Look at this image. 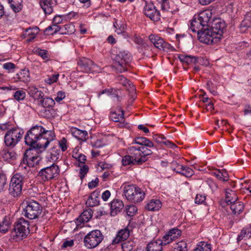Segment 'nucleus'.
Masks as SVG:
<instances>
[{
  "instance_id": "22",
  "label": "nucleus",
  "mask_w": 251,
  "mask_h": 251,
  "mask_svg": "<svg viewBox=\"0 0 251 251\" xmlns=\"http://www.w3.org/2000/svg\"><path fill=\"white\" fill-rule=\"evenodd\" d=\"M205 27V26H203V24L200 22L198 18L197 19L195 18L191 22L190 29L192 32H197L198 34V32L201 31Z\"/></svg>"
},
{
  "instance_id": "33",
  "label": "nucleus",
  "mask_w": 251,
  "mask_h": 251,
  "mask_svg": "<svg viewBox=\"0 0 251 251\" xmlns=\"http://www.w3.org/2000/svg\"><path fill=\"white\" fill-rule=\"evenodd\" d=\"M72 133L74 137L82 141L86 140L87 136V132L86 131L81 130L76 128L73 129Z\"/></svg>"
},
{
  "instance_id": "24",
  "label": "nucleus",
  "mask_w": 251,
  "mask_h": 251,
  "mask_svg": "<svg viewBox=\"0 0 251 251\" xmlns=\"http://www.w3.org/2000/svg\"><path fill=\"white\" fill-rule=\"evenodd\" d=\"M40 6L45 14H50L53 11V4L51 0H40Z\"/></svg>"
},
{
  "instance_id": "26",
  "label": "nucleus",
  "mask_w": 251,
  "mask_h": 251,
  "mask_svg": "<svg viewBox=\"0 0 251 251\" xmlns=\"http://www.w3.org/2000/svg\"><path fill=\"white\" fill-rule=\"evenodd\" d=\"M251 27V13H248L240 24L241 32H245L247 28Z\"/></svg>"
},
{
  "instance_id": "29",
  "label": "nucleus",
  "mask_w": 251,
  "mask_h": 251,
  "mask_svg": "<svg viewBox=\"0 0 251 251\" xmlns=\"http://www.w3.org/2000/svg\"><path fill=\"white\" fill-rule=\"evenodd\" d=\"M135 143L142 145V146H146L149 148H152V149H155L154 145L152 142L144 137H137L135 139Z\"/></svg>"
},
{
  "instance_id": "34",
  "label": "nucleus",
  "mask_w": 251,
  "mask_h": 251,
  "mask_svg": "<svg viewBox=\"0 0 251 251\" xmlns=\"http://www.w3.org/2000/svg\"><path fill=\"white\" fill-rule=\"evenodd\" d=\"M38 104L44 108H50L52 107L55 104V101L52 98L49 97L44 98L43 97V99L40 100Z\"/></svg>"
},
{
  "instance_id": "3",
  "label": "nucleus",
  "mask_w": 251,
  "mask_h": 251,
  "mask_svg": "<svg viewBox=\"0 0 251 251\" xmlns=\"http://www.w3.org/2000/svg\"><path fill=\"white\" fill-rule=\"evenodd\" d=\"M124 193L126 199L134 203L142 201L145 196L144 191L133 185H126L124 187Z\"/></svg>"
},
{
  "instance_id": "14",
  "label": "nucleus",
  "mask_w": 251,
  "mask_h": 251,
  "mask_svg": "<svg viewBox=\"0 0 251 251\" xmlns=\"http://www.w3.org/2000/svg\"><path fill=\"white\" fill-rule=\"evenodd\" d=\"M149 39L156 48L160 50L167 51L171 47L169 44L165 42L162 38L158 36L151 34L149 36Z\"/></svg>"
},
{
  "instance_id": "59",
  "label": "nucleus",
  "mask_w": 251,
  "mask_h": 251,
  "mask_svg": "<svg viewBox=\"0 0 251 251\" xmlns=\"http://www.w3.org/2000/svg\"><path fill=\"white\" fill-rule=\"evenodd\" d=\"M3 68L4 69L10 70L15 68V65L12 63H6L3 65Z\"/></svg>"
},
{
  "instance_id": "62",
  "label": "nucleus",
  "mask_w": 251,
  "mask_h": 251,
  "mask_svg": "<svg viewBox=\"0 0 251 251\" xmlns=\"http://www.w3.org/2000/svg\"><path fill=\"white\" fill-rule=\"evenodd\" d=\"M208 185L212 191L216 190L218 188V185H217V184H216L212 180H210L208 181Z\"/></svg>"
},
{
  "instance_id": "37",
  "label": "nucleus",
  "mask_w": 251,
  "mask_h": 251,
  "mask_svg": "<svg viewBox=\"0 0 251 251\" xmlns=\"http://www.w3.org/2000/svg\"><path fill=\"white\" fill-rule=\"evenodd\" d=\"M17 78L19 81L24 82H27L30 80L29 71L27 69H23L20 73L17 74Z\"/></svg>"
},
{
  "instance_id": "52",
  "label": "nucleus",
  "mask_w": 251,
  "mask_h": 251,
  "mask_svg": "<svg viewBox=\"0 0 251 251\" xmlns=\"http://www.w3.org/2000/svg\"><path fill=\"white\" fill-rule=\"evenodd\" d=\"M159 2H161V9L163 11H167L170 5L168 0H157Z\"/></svg>"
},
{
  "instance_id": "44",
  "label": "nucleus",
  "mask_w": 251,
  "mask_h": 251,
  "mask_svg": "<svg viewBox=\"0 0 251 251\" xmlns=\"http://www.w3.org/2000/svg\"><path fill=\"white\" fill-rule=\"evenodd\" d=\"M198 245L194 251H211L210 245L204 242L201 243Z\"/></svg>"
},
{
  "instance_id": "32",
  "label": "nucleus",
  "mask_w": 251,
  "mask_h": 251,
  "mask_svg": "<svg viewBox=\"0 0 251 251\" xmlns=\"http://www.w3.org/2000/svg\"><path fill=\"white\" fill-rule=\"evenodd\" d=\"M229 204L230 205V208L234 214L240 213L244 209L243 203L240 201H237Z\"/></svg>"
},
{
  "instance_id": "28",
  "label": "nucleus",
  "mask_w": 251,
  "mask_h": 251,
  "mask_svg": "<svg viewBox=\"0 0 251 251\" xmlns=\"http://www.w3.org/2000/svg\"><path fill=\"white\" fill-rule=\"evenodd\" d=\"M162 206V203L160 200L153 199L151 200L147 204L146 208L150 211H156L159 210Z\"/></svg>"
},
{
  "instance_id": "18",
  "label": "nucleus",
  "mask_w": 251,
  "mask_h": 251,
  "mask_svg": "<svg viewBox=\"0 0 251 251\" xmlns=\"http://www.w3.org/2000/svg\"><path fill=\"white\" fill-rule=\"evenodd\" d=\"M124 206V205L122 201L117 199L112 201L110 204L111 215H116L123 209Z\"/></svg>"
},
{
  "instance_id": "50",
  "label": "nucleus",
  "mask_w": 251,
  "mask_h": 251,
  "mask_svg": "<svg viewBox=\"0 0 251 251\" xmlns=\"http://www.w3.org/2000/svg\"><path fill=\"white\" fill-rule=\"evenodd\" d=\"M59 76V74H55L53 75L50 76L48 77V78L45 79V82L48 84H51L54 82H56L58 80V77Z\"/></svg>"
},
{
  "instance_id": "39",
  "label": "nucleus",
  "mask_w": 251,
  "mask_h": 251,
  "mask_svg": "<svg viewBox=\"0 0 251 251\" xmlns=\"http://www.w3.org/2000/svg\"><path fill=\"white\" fill-rule=\"evenodd\" d=\"M60 148L59 147H54L52 148L50 150V158L52 161H57L60 156Z\"/></svg>"
},
{
  "instance_id": "42",
  "label": "nucleus",
  "mask_w": 251,
  "mask_h": 251,
  "mask_svg": "<svg viewBox=\"0 0 251 251\" xmlns=\"http://www.w3.org/2000/svg\"><path fill=\"white\" fill-rule=\"evenodd\" d=\"M60 29V26L56 25H51L45 29V33L47 34L52 35L59 31Z\"/></svg>"
},
{
  "instance_id": "46",
  "label": "nucleus",
  "mask_w": 251,
  "mask_h": 251,
  "mask_svg": "<svg viewBox=\"0 0 251 251\" xmlns=\"http://www.w3.org/2000/svg\"><path fill=\"white\" fill-rule=\"evenodd\" d=\"M7 184V177L4 174H0V192L4 191Z\"/></svg>"
},
{
  "instance_id": "56",
  "label": "nucleus",
  "mask_w": 251,
  "mask_h": 251,
  "mask_svg": "<svg viewBox=\"0 0 251 251\" xmlns=\"http://www.w3.org/2000/svg\"><path fill=\"white\" fill-rule=\"evenodd\" d=\"M65 98V93L62 91H59L57 94V96L55 98V100L57 102L61 101L63 99Z\"/></svg>"
},
{
  "instance_id": "27",
  "label": "nucleus",
  "mask_w": 251,
  "mask_h": 251,
  "mask_svg": "<svg viewBox=\"0 0 251 251\" xmlns=\"http://www.w3.org/2000/svg\"><path fill=\"white\" fill-rule=\"evenodd\" d=\"M38 30L39 28L38 27L26 29L24 35L25 38H27L26 41L28 42H31L32 40L34 39L36 37V35L38 33Z\"/></svg>"
},
{
  "instance_id": "35",
  "label": "nucleus",
  "mask_w": 251,
  "mask_h": 251,
  "mask_svg": "<svg viewBox=\"0 0 251 251\" xmlns=\"http://www.w3.org/2000/svg\"><path fill=\"white\" fill-rule=\"evenodd\" d=\"M147 251H162V246L158 240L149 243L147 247Z\"/></svg>"
},
{
  "instance_id": "49",
  "label": "nucleus",
  "mask_w": 251,
  "mask_h": 251,
  "mask_svg": "<svg viewBox=\"0 0 251 251\" xmlns=\"http://www.w3.org/2000/svg\"><path fill=\"white\" fill-rule=\"evenodd\" d=\"M137 210V209L134 205H128L126 207V213L130 217L133 216Z\"/></svg>"
},
{
  "instance_id": "53",
  "label": "nucleus",
  "mask_w": 251,
  "mask_h": 251,
  "mask_svg": "<svg viewBox=\"0 0 251 251\" xmlns=\"http://www.w3.org/2000/svg\"><path fill=\"white\" fill-rule=\"evenodd\" d=\"M207 87L209 89V91L211 94H212L213 95H217V92L214 90V85L213 83V82L211 81H208L207 83Z\"/></svg>"
},
{
  "instance_id": "63",
  "label": "nucleus",
  "mask_w": 251,
  "mask_h": 251,
  "mask_svg": "<svg viewBox=\"0 0 251 251\" xmlns=\"http://www.w3.org/2000/svg\"><path fill=\"white\" fill-rule=\"evenodd\" d=\"M222 180L224 181H227L228 180L229 176L226 170H222Z\"/></svg>"
},
{
  "instance_id": "30",
  "label": "nucleus",
  "mask_w": 251,
  "mask_h": 251,
  "mask_svg": "<svg viewBox=\"0 0 251 251\" xmlns=\"http://www.w3.org/2000/svg\"><path fill=\"white\" fill-rule=\"evenodd\" d=\"M188 246L186 242L181 240L173 245L171 251H188Z\"/></svg>"
},
{
  "instance_id": "64",
  "label": "nucleus",
  "mask_w": 251,
  "mask_h": 251,
  "mask_svg": "<svg viewBox=\"0 0 251 251\" xmlns=\"http://www.w3.org/2000/svg\"><path fill=\"white\" fill-rule=\"evenodd\" d=\"M111 193L109 191L106 190L102 194V199L104 201H106L110 197Z\"/></svg>"
},
{
  "instance_id": "10",
  "label": "nucleus",
  "mask_w": 251,
  "mask_h": 251,
  "mask_svg": "<svg viewBox=\"0 0 251 251\" xmlns=\"http://www.w3.org/2000/svg\"><path fill=\"white\" fill-rule=\"evenodd\" d=\"M59 173V167L53 163L50 166L41 169L38 173V176L44 181H48L57 178Z\"/></svg>"
},
{
  "instance_id": "15",
  "label": "nucleus",
  "mask_w": 251,
  "mask_h": 251,
  "mask_svg": "<svg viewBox=\"0 0 251 251\" xmlns=\"http://www.w3.org/2000/svg\"><path fill=\"white\" fill-rule=\"evenodd\" d=\"M212 22V25L210 27L213 31L215 32L214 33L216 34V36H217L221 40L224 33V30L226 27V25L225 22L221 19H215Z\"/></svg>"
},
{
  "instance_id": "2",
  "label": "nucleus",
  "mask_w": 251,
  "mask_h": 251,
  "mask_svg": "<svg viewBox=\"0 0 251 251\" xmlns=\"http://www.w3.org/2000/svg\"><path fill=\"white\" fill-rule=\"evenodd\" d=\"M146 146L136 147L131 146L128 151L131 153L123 157L122 164L124 166L131 165H141L148 160V156L152 153L154 149H149ZM152 149V148H151Z\"/></svg>"
},
{
  "instance_id": "12",
  "label": "nucleus",
  "mask_w": 251,
  "mask_h": 251,
  "mask_svg": "<svg viewBox=\"0 0 251 251\" xmlns=\"http://www.w3.org/2000/svg\"><path fill=\"white\" fill-rule=\"evenodd\" d=\"M79 70L83 72L89 73L97 71L98 66L93 61L87 58H82L77 62Z\"/></svg>"
},
{
  "instance_id": "48",
  "label": "nucleus",
  "mask_w": 251,
  "mask_h": 251,
  "mask_svg": "<svg viewBox=\"0 0 251 251\" xmlns=\"http://www.w3.org/2000/svg\"><path fill=\"white\" fill-rule=\"evenodd\" d=\"M78 166L80 167L79 174H80V177L81 180H82L83 178L84 177L85 175L88 173L89 170V167L87 165H80L78 164Z\"/></svg>"
},
{
  "instance_id": "60",
  "label": "nucleus",
  "mask_w": 251,
  "mask_h": 251,
  "mask_svg": "<svg viewBox=\"0 0 251 251\" xmlns=\"http://www.w3.org/2000/svg\"><path fill=\"white\" fill-rule=\"evenodd\" d=\"M86 160V157L85 155L82 154H79V159L78 160V162L76 163V165L78 166L79 164L80 165H84Z\"/></svg>"
},
{
  "instance_id": "54",
  "label": "nucleus",
  "mask_w": 251,
  "mask_h": 251,
  "mask_svg": "<svg viewBox=\"0 0 251 251\" xmlns=\"http://www.w3.org/2000/svg\"><path fill=\"white\" fill-rule=\"evenodd\" d=\"M36 52L42 58L46 59L48 57L47 51L44 50H41L39 48L36 50Z\"/></svg>"
},
{
  "instance_id": "41",
  "label": "nucleus",
  "mask_w": 251,
  "mask_h": 251,
  "mask_svg": "<svg viewBox=\"0 0 251 251\" xmlns=\"http://www.w3.org/2000/svg\"><path fill=\"white\" fill-rule=\"evenodd\" d=\"M119 112L121 113H117L116 112H112L111 114V118L115 122H118L122 121L124 119V111L123 110L119 109Z\"/></svg>"
},
{
  "instance_id": "45",
  "label": "nucleus",
  "mask_w": 251,
  "mask_h": 251,
  "mask_svg": "<svg viewBox=\"0 0 251 251\" xmlns=\"http://www.w3.org/2000/svg\"><path fill=\"white\" fill-rule=\"evenodd\" d=\"M25 92L23 90L16 91L13 94L14 99L17 101L24 100L25 97Z\"/></svg>"
},
{
  "instance_id": "1",
  "label": "nucleus",
  "mask_w": 251,
  "mask_h": 251,
  "mask_svg": "<svg viewBox=\"0 0 251 251\" xmlns=\"http://www.w3.org/2000/svg\"><path fill=\"white\" fill-rule=\"evenodd\" d=\"M54 137V135L51 131L45 129L41 126L36 125L32 127L25 136V144L32 148L25 151L23 163L29 167H33L38 164L40 160V157L37 155L38 150H44Z\"/></svg>"
},
{
  "instance_id": "31",
  "label": "nucleus",
  "mask_w": 251,
  "mask_h": 251,
  "mask_svg": "<svg viewBox=\"0 0 251 251\" xmlns=\"http://www.w3.org/2000/svg\"><path fill=\"white\" fill-rule=\"evenodd\" d=\"M238 200L235 192L229 189L226 191V202L227 204L235 202Z\"/></svg>"
},
{
  "instance_id": "47",
  "label": "nucleus",
  "mask_w": 251,
  "mask_h": 251,
  "mask_svg": "<svg viewBox=\"0 0 251 251\" xmlns=\"http://www.w3.org/2000/svg\"><path fill=\"white\" fill-rule=\"evenodd\" d=\"M2 157L5 159H14L16 157V154L13 151H4L2 152Z\"/></svg>"
},
{
  "instance_id": "5",
  "label": "nucleus",
  "mask_w": 251,
  "mask_h": 251,
  "mask_svg": "<svg viewBox=\"0 0 251 251\" xmlns=\"http://www.w3.org/2000/svg\"><path fill=\"white\" fill-rule=\"evenodd\" d=\"M29 233L28 222L23 218H20L15 223L12 233L14 237L22 240Z\"/></svg>"
},
{
  "instance_id": "11",
  "label": "nucleus",
  "mask_w": 251,
  "mask_h": 251,
  "mask_svg": "<svg viewBox=\"0 0 251 251\" xmlns=\"http://www.w3.org/2000/svg\"><path fill=\"white\" fill-rule=\"evenodd\" d=\"M210 27H205L201 31L198 32V37L199 41L204 44H212L219 42L220 39L214 33Z\"/></svg>"
},
{
  "instance_id": "38",
  "label": "nucleus",
  "mask_w": 251,
  "mask_h": 251,
  "mask_svg": "<svg viewBox=\"0 0 251 251\" xmlns=\"http://www.w3.org/2000/svg\"><path fill=\"white\" fill-rule=\"evenodd\" d=\"M177 173L180 174L186 177H190L193 175L194 172L190 168L182 166L180 169H177Z\"/></svg>"
},
{
  "instance_id": "40",
  "label": "nucleus",
  "mask_w": 251,
  "mask_h": 251,
  "mask_svg": "<svg viewBox=\"0 0 251 251\" xmlns=\"http://www.w3.org/2000/svg\"><path fill=\"white\" fill-rule=\"evenodd\" d=\"M117 80L119 83H121L124 86H126V84H128L130 86V90L133 91L134 89V86L132 83L129 80H128L124 76H118L117 77Z\"/></svg>"
},
{
  "instance_id": "8",
  "label": "nucleus",
  "mask_w": 251,
  "mask_h": 251,
  "mask_svg": "<svg viewBox=\"0 0 251 251\" xmlns=\"http://www.w3.org/2000/svg\"><path fill=\"white\" fill-rule=\"evenodd\" d=\"M23 177L18 174L14 175L11 179L8 191L10 195L13 197H19L22 191L23 185Z\"/></svg>"
},
{
  "instance_id": "51",
  "label": "nucleus",
  "mask_w": 251,
  "mask_h": 251,
  "mask_svg": "<svg viewBox=\"0 0 251 251\" xmlns=\"http://www.w3.org/2000/svg\"><path fill=\"white\" fill-rule=\"evenodd\" d=\"M206 197L204 195L197 194L195 199V202L196 203L201 204L205 200Z\"/></svg>"
},
{
  "instance_id": "4",
  "label": "nucleus",
  "mask_w": 251,
  "mask_h": 251,
  "mask_svg": "<svg viewBox=\"0 0 251 251\" xmlns=\"http://www.w3.org/2000/svg\"><path fill=\"white\" fill-rule=\"evenodd\" d=\"M116 62L115 65L120 72L126 71L127 70V67L132 60L131 54L126 50H119L115 54L114 58Z\"/></svg>"
},
{
  "instance_id": "55",
  "label": "nucleus",
  "mask_w": 251,
  "mask_h": 251,
  "mask_svg": "<svg viewBox=\"0 0 251 251\" xmlns=\"http://www.w3.org/2000/svg\"><path fill=\"white\" fill-rule=\"evenodd\" d=\"M154 140L157 143L163 144L165 138L161 135L155 134L153 136Z\"/></svg>"
},
{
  "instance_id": "58",
  "label": "nucleus",
  "mask_w": 251,
  "mask_h": 251,
  "mask_svg": "<svg viewBox=\"0 0 251 251\" xmlns=\"http://www.w3.org/2000/svg\"><path fill=\"white\" fill-rule=\"evenodd\" d=\"M66 140L65 138H63L60 141H59V148H61V150L63 151H65L67 150V146H66Z\"/></svg>"
},
{
  "instance_id": "17",
  "label": "nucleus",
  "mask_w": 251,
  "mask_h": 251,
  "mask_svg": "<svg viewBox=\"0 0 251 251\" xmlns=\"http://www.w3.org/2000/svg\"><path fill=\"white\" fill-rule=\"evenodd\" d=\"M212 9H206L201 12L198 17L200 22L203 24V26L209 27L212 20Z\"/></svg>"
},
{
  "instance_id": "19",
  "label": "nucleus",
  "mask_w": 251,
  "mask_h": 251,
  "mask_svg": "<svg viewBox=\"0 0 251 251\" xmlns=\"http://www.w3.org/2000/svg\"><path fill=\"white\" fill-rule=\"evenodd\" d=\"M100 195V192L99 191L96 190L94 191L86 201V204L89 207H94L99 205V196Z\"/></svg>"
},
{
  "instance_id": "61",
  "label": "nucleus",
  "mask_w": 251,
  "mask_h": 251,
  "mask_svg": "<svg viewBox=\"0 0 251 251\" xmlns=\"http://www.w3.org/2000/svg\"><path fill=\"white\" fill-rule=\"evenodd\" d=\"M182 165H179L176 161H173L171 163V168L176 172L177 173V169H180L181 166Z\"/></svg>"
},
{
  "instance_id": "7",
  "label": "nucleus",
  "mask_w": 251,
  "mask_h": 251,
  "mask_svg": "<svg viewBox=\"0 0 251 251\" xmlns=\"http://www.w3.org/2000/svg\"><path fill=\"white\" fill-rule=\"evenodd\" d=\"M25 202L26 205L24 208V216L30 220L37 218L41 213V206L33 200L26 201Z\"/></svg>"
},
{
  "instance_id": "36",
  "label": "nucleus",
  "mask_w": 251,
  "mask_h": 251,
  "mask_svg": "<svg viewBox=\"0 0 251 251\" xmlns=\"http://www.w3.org/2000/svg\"><path fill=\"white\" fill-rule=\"evenodd\" d=\"M11 225L10 218L5 216L1 222H0V231L5 233Z\"/></svg>"
},
{
  "instance_id": "13",
  "label": "nucleus",
  "mask_w": 251,
  "mask_h": 251,
  "mask_svg": "<svg viewBox=\"0 0 251 251\" xmlns=\"http://www.w3.org/2000/svg\"><path fill=\"white\" fill-rule=\"evenodd\" d=\"M181 235V231L177 228H174L170 230L165 235H164L161 240H158L160 241L162 246L167 245L173 241H175Z\"/></svg>"
},
{
  "instance_id": "6",
  "label": "nucleus",
  "mask_w": 251,
  "mask_h": 251,
  "mask_svg": "<svg viewBox=\"0 0 251 251\" xmlns=\"http://www.w3.org/2000/svg\"><path fill=\"white\" fill-rule=\"evenodd\" d=\"M103 239V236L100 230H93L85 236L84 238V246L87 249L96 248Z\"/></svg>"
},
{
  "instance_id": "21",
  "label": "nucleus",
  "mask_w": 251,
  "mask_h": 251,
  "mask_svg": "<svg viewBox=\"0 0 251 251\" xmlns=\"http://www.w3.org/2000/svg\"><path fill=\"white\" fill-rule=\"evenodd\" d=\"M93 211L91 209H88L84 210L78 218L76 219V223L78 225L79 223L88 222L92 218Z\"/></svg>"
},
{
  "instance_id": "9",
  "label": "nucleus",
  "mask_w": 251,
  "mask_h": 251,
  "mask_svg": "<svg viewBox=\"0 0 251 251\" xmlns=\"http://www.w3.org/2000/svg\"><path fill=\"white\" fill-rule=\"evenodd\" d=\"M23 134V130L18 128L9 130L4 136V142L6 146L14 147L21 140Z\"/></svg>"
},
{
  "instance_id": "20",
  "label": "nucleus",
  "mask_w": 251,
  "mask_h": 251,
  "mask_svg": "<svg viewBox=\"0 0 251 251\" xmlns=\"http://www.w3.org/2000/svg\"><path fill=\"white\" fill-rule=\"evenodd\" d=\"M129 236V231L127 228H125L120 230L116 237L113 240L112 244H118L123 241L126 240Z\"/></svg>"
},
{
  "instance_id": "43",
  "label": "nucleus",
  "mask_w": 251,
  "mask_h": 251,
  "mask_svg": "<svg viewBox=\"0 0 251 251\" xmlns=\"http://www.w3.org/2000/svg\"><path fill=\"white\" fill-rule=\"evenodd\" d=\"M135 246L134 243L132 241H127L124 242L122 245L123 251H131Z\"/></svg>"
},
{
  "instance_id": "16",
  "label": "nucleus",
  "mask_w": 251,
  "mask_h": 251,
  "mask_svg": "<svg viewBox=\"0 0 251 251\" xmlns=\"http://www.w3.org/2000/svg\"><path fill=\"white\" fill-rule=\"evenodd\" d=\"M145 15L153 21H157L160 19L159 12L155 9L152 3L146 4L144 7Z\"/></svg>"
},
{
  "instance_id": "23",
  "label": "nucleus",
  "mask_w": 251,
  "mask_h": 251,
  "mask_svg": "<svg viewBox=\"0 0 251 251\" xmlns=\"http://www.w3.org/2000/svg\"><path fill=\"white\" fill-rule=\"evenodd\" d=\"M28 93L30 97H33L35 100L38 101V103H39L40 100L44 97V93L39 90V89L35 87H30L29 88Z\"/></svg>"
},
{
  "instance_id": "57",
  "label": "nucleus",
  "mask_w": 251,
  "mask_h": 251,
  "mask_svg": "<svg viewBox=\"0 0 251 251\" xmlns=\"http://www.w3.org/2000/svg\"><path fill=\"white\" fill-rule=\"evenodd\" d=\"M200 107L205 108L207 111L212 110L214 108V104L211 101H209V102L207 104H205L203 106H200Z\"/></svg>"
},
{
  "instance_id": "25",
  "label": "nucleus",
  "mask_w": 251,
  "mask_h": 251,
  "mask_svg": "<svg viewBox=\"0 0 251 251\" xmlns=\"http://www.w3.org/2000/svg\"><path fill=\"white\" fill-rule=\"evenodd\" d=\"M178 58L182 63L186 65L196 64L198 62V58L194 56L180 54L178 56Z\"/></svg>"
}]
</instances>
